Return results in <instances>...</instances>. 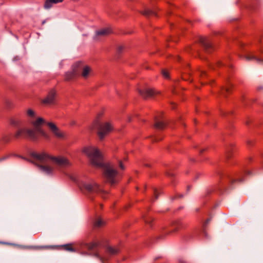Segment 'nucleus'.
Wrapping results in <instances>:
<instances>
[{"instance_id":"nucleus-21","label":"nucleus","mask_w":263,"mask_h":263,"mask_svg":"<svg viewBox=\"0 0 263 263\" xmlns=\"http://www.w3.org/2000/svg\"><path fill=\"white\" fill-rule=\"evenodd\" d=\"M10 124L14 126H17L20 124V121L15 120V119H11L10 120Z\"/></svg>"},{"instance_id":"nucleus-15","label":"nucleus","mask_w":263,"mask_h":263,"mask_svg":"<svg viewBox=\"0 0 263 263\" xmlns=\"http://www.w3.org/2000/svg\"><path fill=\"white\" fill-rule=\"evenodd\" d=\"M111 32V30L109 28H104L96 32V36H105Z\"/></svg>"},{"instance_id":"nucleus-27","label":"nucleus","mask_w":263,"mask_h":263,"mask_svg":"<svg viewBox=\"0 0 263 263\" xmlns=\"http://www.w3.org/2000/svg\"><path fill=\"white\" fill-rule=\"evenodd\" d=\"M119 167L121 168V170H124L125 167L123 164V162L122 161L120 160L119 161Z\"/></svg>"},{"instance_id":"nucleus-12","label":"nucleus","mask_w":263,"mask_h":263,"mask_svg":"<svg viewBox=\"0 0 263 263\" xmlns=\"http://www.w3.org/2000/svg\"><path fill=\"white\" fill-rule=\"evenodd\" d=\"M140 94L144 98L152 97L155 95V91L153 89H145L139 91Z\"/></svg>"},{"instance_id":"nucleus-11","label":"nucleus","mask_w":263,"mask_h":263,"mask_svg":"<svg viewBox=\"0 0 263 263\" xmlns=\"http://www.w3.org/2000/svg\"><path fill=\"white\" fill-rule=\"evenodd\" d=\"M79 74V71L77 68V66H76V64L73 65V68L72 71L67 72L65 74V79L66 80H70L74 78L77 76Z\"/></svg>"},{"instance_id":"nucleus-13","label":"nucleus","mask_w":263,"mask_h":263,"mask_svg":"<svg viewBox=\"0 0 263 263\" xmlns=\"http://www.w3.org/2000/svg\"><path fill=\"white\" fill-rule=\"evenodd\" d=\"M105 224V221L101 217L96 218L93 223V226L96 228H101Z\"/></svg>"},{"instance_id":"nucleus-22","label":"nucleus","mask_w":263,"mask_h":263,"mask_svg":"<svg viewBox=\"0 0 263 263\" xmlns=\"http://www.w3.org/2000/svg\"><path fill=\"white\" fill-rule=\"evenodd\" d=\"M162 74L164 78L168 79L169 78V73L167 70H163L162 71Z\"/></svg>"},{"instance_id":"nucleus-5","label":"nucleus","mask_w":263,"mask_h":263,"mask_svg":"<svg viewBox=\"0 0 263 263\" xmlns=\"http://www.w3.org/2000/svg\"><path fill=\"white\" fill-rule=\"evenodd\" d=\"M92 125L98 128V135L100 140L103 139L113 129L111 124L109 122L100 123L96 120Z\"/></svg>"},{"instance_id":"nucleus-2","label":"nucleus","mask_w":263,"mask_h":263,"mask_svg":"<svg viewBox=\"0 0 263 263\" xmlns=\"http://www.w3.org/2000/svg\"><path fill=\"white\" fill-rule=\"evenodd\" d=\"M16 138H26L32 141H37L41 139L46 140L50 139V136L43 129H32L27 128H19L14 134Z\"/></svg>"},{"instance_id":"nucleus-28","label":"nucleus","mask_w":263,"mask_h":263,"mask_svg":"<svg viewBox=\"0 0 263 263\" xmlns=\"http://www.w3.org/2000/svg\"><path fill=\"white\" fill-rule=\"evenodd\" d=\"M205 72L204 71H202L201 74V76H203V75L205 74Z\"/></svg>"},{"instance_id":"nucleus-20","label":"nucleus","mask_w":263,"mask_h":263,"mask_svg":"<svg viewBox=\"0 0 263 263\" xmlns=\"http://www.w3.org/2000/svg\"><path fill=\"white\" fill-rule=\"evenodd\" d=\"M63 248L64 250L68 251H74V249L72 248V246L71 244H67L63 246Z\"/></svg>"},{"instance_id":"nucleus-7","label":"nucleus","mask_w":263,"mask_h":263,"mask_svg":"<svg viewBox=\"0 0 263 263\" xmlns=\"http://www.w3.org/2000/svg\"><path fill=\"white\" fill-rule=\"evenodd\" d=\"M31 155L32 158L37 161L50 164L51 155L46 152H32Z\"/></svg>"},{"instance_id":"nucleus-26","label":"nucleus","mask_w":263,"mask_h":263,"mask_svg":"<svg viewBox=\"0 0 263 263\" xmlns=\"http://www.w3.org/2000/svg\"><path fill=\"white\" fill-rule=\"evenodd\" d=\"M154 193V196H155V200H156L158 197V194H159L158 191L157 189H155Z\"/></svg>"},{"instance_id":"nucleus-1","label":"nucleus","mask_w":263,"mask_h":263,"mask_svg":"<svg viewBox=\"0 0 263 263\" xmlns=\"http://www.w3.org/2000/svg\"><path fill=\"white\" fill-rule=\"evenodd\" d=\"M83 152L87 156L93 166H104V176L111 185H114L120 181L122 176L121 174L117 172L112 164L103 163L102 154L97 147L91 146L85 147L83 149Z\"/></svg>"},{"instance_id":"nucleus-10","label":"nucleus","mask_w":263,"mask_h":263,"mask_svg":"<svg viewBox=\"0 0 263 263\" xmlns=\"http://www.w3.org/2000/svg\"><path fill=\"white\" fill-rule=\"evenodd\" d=\"M172 229L170 231L169 233L170 234H173L177 232L179 230L183 229L185 227V225L183 224V223L180 221H175L173 223L172 226Z\"/></svg>"},{"instance_id":"nucleus-9","label":"nucleus","mask_w":263,"mask_h":263,"mask_svg":"<svg viewBox=\"0 0 263 263\" xmlns=\"http://www.w3.org/2000/svg\"><path fill=\"white\" fill-rule=\"evenodd\" d=\"M55 91L54 90H51L49 92L47 97L42 100V103L45 105H52L55 103Z\"/></svg>"},{"instance_id":"nucleus-8","label":"nucleus","mask_w":263,"mask_h":263,"mask_svg":"<svg viewBox=\"0 0 263 263\" xmlns=\"http://www.w3.org/2000/svg\"><path fill=\"white\" fill-rule=\"evenodd\" d=\"M76 66H77L79 74L80 73V71H81V74L83 78L86 79L89 77L91 72L90 67L83 65V63L81 62L76 63Z\"/></svg>"},{"instance_id":"nucleus-31","label":"nucleus","mask_w":263,"mask_h":263,"mask_svg":"<svg viewBox=\"0 0 263 263\" xmlns=\"http://www.w3.org/2000/svg\"><path fill=\"white\" fill-rule=\"evenodd\" d=\"M221 64L220 62H218V64L220 65V64Z\"/></svg>"},{"instance_id":"nucleus-6","label":"nucleus","mask_w":263,"mask_h":263,"mask_svg":"<svg viewBox=\"0 0 263 263\" xmlns=\"http://www.w3.org/2000/svg\"><path fill=\"white\" fill-rule=\"evenodd\" d=\"M78 185L82 191L90 193H104L98 184L93 181H81L78 183Z\"/></svg>"},{"instance_id":"nucleus-4","label":"nucleus","mask_w":263,"mask_h":263,"mask_svg":"<svg viewBox=\"0 0 263 263\" xmlns=\"http://www.w3.org/2000/svg\"><path fill=\"white\" fill-rule=\"evenodd\" d=\"M31 124L34 127V129H42L40 127L43 124H47L53 135L58 138H64L65 136V134L61 132L55 124L52 122H46L42 118L39 117L35 121H32Z\"/></svg>"},{"instance_id":"nucleus-23","label":"nucleus","mask_w":263,"mask_h":263,"mask_svg":"<svg viewBox=\"0 0 263 263\" xmlns=\"http://www.w3.org/2000/svg\"><path fill=\"white\" fill-rule=\"evenodd\" d=\"M234 151L233 149L228 150L226 154V156L228 158H230L232 157Z\"/></svg>"},{"instance_id":"nucleus-30","label":"nucleus","mask_w":263,"mask_h":263,"mask_svg":"<svg viewBox=\"0 0 263 263\" xmlns=\"http://www.w3.org/2000/svg\"><path fill=\"white\" fill-rule=\"evenodd\" d=\"M100 206L101 208H102V206H103L102 204H100Z\"/></svg>"},{"instance_id":"nucleus-16","label":"nucleus","mask_w":263,"mask_h":263,"mask_svg":"<svg viewBox=\"0 0 263 263\" xmlns=\"http://www.w3.org/2000/svg\"><path fill=\"white\" fill-rule=\"evenodd\" d=\"M199 42L206 48H209L211 47V44L209 42L208 39L205 36L200 37Z\"/></svg>"},{"instance_id":"nucleus-18","label":"nucleus","mask_w":263,"mask_h":263,"mask_svg":"<svg viewBox=\"0 0 263 263\" xmlns=\"http://www.w3.org/2000/svg\"><path fill=\"white\" fill-rule=\"evenodd\" d=\"M165 126V124L164 122V121H159L156 119L155 123V128L159 129H161L163 128Z\"/></svg>"},{"instance_id":"nucleus-14","label":"nucleus","mask_w":263,"mask_h":263,"mask_svg":"<svg viewBox=\"0 0 263 263\" xmlns=\"http://www.w3.org/2000/svg\"><path fill=\"white\" fill-rule=\"evenodd\" d=\"M63 1V0H46L44 4V7L46 9H49L52 7L53 4L61 3Z\"/></svg>"},{"instance_id":"nucleus-17","label":"nucleus","mask_w":263,"mask_h":263,"mask_svg":"<svg viewBox=\"0 0 263 263\" xmlns=\"http://www.w3.org/2000/svg\"><path fill=\"white\" fill-rule=\"evenodd\" d=\"M106 251L109 254L111 255H115L119 252V249L117 247L109 246L107 248Z\"/></svg>"},{"instance_id":"nucleus-25","label":"nucleus","mask_w":263,"mask_h":263,"mask_svg":"<svg viewBox=\"0 0 263 263\" xmlns=\"http://www.w3.org/2000/svg\"><path fill=\"white\" fill-rule=\"evenodd\" d=\"M231 85H229L228 86L224 88V91H226V92L228 93H230L231 92Z\"/></svg>"},{"instance_id":"nucleus-19","label":"nucleus","mask_w":263,"mask_h":263,"mask_svg":"<svg viewBox=\"0 0 263 263\" xmlns=\"http://www.w3.org/2000/svg\"><path fill=\"white\" fill-rule=\"evenodd\" d=\"M99 242L94 241L88 244H87L86 245V247L89 250H92L96 248L97 247H98L99 246Z\"/></svg>"},{"instance_id":"nucleus-3","label":"nucleus","mask_w":263,"mask_h":263,"mask_svg":"<svg viewBox=\"0 0 263 263\" xmlns=\"http://www.w3.org/2000/svg\"><path fill=\"white\" fill-rule=\"evenodd\" d=\"M69 164L68 160L64 157L51 156L50 164L41 165L39 166L40 170L47 174H51L54 171L53 165L59 166H65Z\"/></svg>"},{"instance_id":"nucleus-24","label":"nucleus","mask_w":263,"mask_h":263,"mask_svg":"<svg viewBox=\"0 0 263 263\" xmlns=\"http://www.w3.org/2000/svg\"><path fill=\"white\" fill-rule=\"evenodd\" d=\"M27 115L29 117H34V115H35V113L34 112V111L32 109H28L27 110Z\"/></svg>"},{"instance_id":"nucleus-29","label":"nucleus","mask_w":263,"mask_h":263,"mask_svg":"<svg viewBox=\"0 0 263 263\" xmlns=\"http://www.w3.org/2000/svg\"><path fill=\"white\" fill-rule=\"evenodd\" d=\"M246 58H247V59H248V60H249V59H250V58H249V57H247Z\"/></svg>"}]
</instances>
